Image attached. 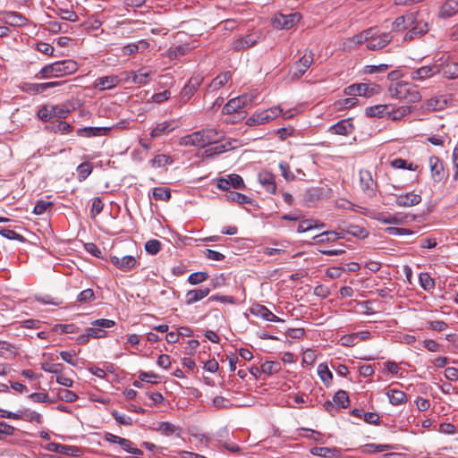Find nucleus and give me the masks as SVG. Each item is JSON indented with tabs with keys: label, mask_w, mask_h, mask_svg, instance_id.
Here are the masks:
<instances>
[{
	"label": "nucleus",
	"mask_w": 458,
	"mask_h": 458,
	"mask_svg": "<svg viewBox=\"0 0 458 458\" xmlns=\"http://www.w3.org/2000/svg\"><path fill=\"white\" fill-rule=\"evenodd\" d=\"M225 131L216 128H207L182 138V145L205 148L217 144L225 138Z\"/></svg>",
	"instance_id": "1"
},
{
	"label": "nucleus",
	"mask_w": 458,
	"mask_h": 458,
	"mask_svg": "<svg viewBox=\"0 0 458 458\" xmlns=\"http://www.w3.org/2000/svg\"><path fill=\"white\" fill-rule=\"evenodd\" d=\"M388 94L391 98L403 100L406 103H416L421 98L416 86L405 81L391 84L388 88Z\"/></svg>",
	"instance_id": "2"
},
{
	"label": "nucleus",
	"mask_w": 458,
	"mask_h": 458,
	"mask_svg": "<svg viewBox=\"0 0 458 458\" xmlns=\"http://www.w3.org/2000/svg\"><path fill=\"white\" fill-rule=\"evenodd\" d=\"M145 407L151 412L164 411L167 408V403L161 393L145 387Z\"/></svg>",
	"instance_id": "3"
},
{
	"label": "nucleus",
	"mask_w": 458,
	"mask_h": 458,
	"mask_svg": "<svg viewBox=\"0 0 458 458\" xmlns=\"http://www.w3.org/2000/svg\"><path fill=\"white\" fill-rule=\"evenodd\" d=\"M301 20L299 13H290L288 14L276 13L272 19V25L276 30H290Z\"/></svg>",
	"instance_id": "4"
},
{
	"label": "nucleus",
	"mask_w": 458,
	"mask_h": 458,
	"mask_svg": "<svg viewBox=\"0 0 458 458\" xmlns=\"http://www.w3.org/2000/svg\"><path fill=\"white\" fill-rule=\"evenodd\" d=\"M253 97L250 95H242L240 97L230 99L223 107V114H230L233 113H240L242 109L247 106L251 105Z\"/></svg>",
	"instance_id": "5"
},
{
	"label": "nucleus",
	"mask_w": 458,
	"mask_h": 458,
	"mask_svg": "<svg viewBox=\"0 0 458 458\" xmlns=\"http://www.w3.org/2000/svg\"><path fill=\"white\" fill-rule=\"evenodd\" d=\"M114 321L107 318H99L91 322V327H88V334L91 338H104L106 336V328L114 326Z\"/></svg>",
	"instance_id": "6"
},
{
	"label": "nucleus",
	"mask_w": 458,
	"mask_h": 458,
	"mask_svg": "<svg viewBox=\"0 0 458 458\" xmlns=\"http://www.w3.org/2000/svg\"><path fill=\"white\" fill-rule=\"evenodd\" d=\"M393 40V36L390 32H384L378 34L377 31L372 28L371 38L368 41L366 47L369 50H380L384 48Z\"/></svg>",
	"instance_id": "7"
},
{
	"label": "nucleus",
	"mask_w": 458,
	"mask_h": 458,
	"mask_svg": "<svg viewBox=\"0 0 458 458\" xmlns=\"http://www.w3.org/2000/svg\"><path fill=\"white\" fill-rule=\"evenodd\" d=\"M415 13V21L414 23H412L411 26H409V30L404 35V41H411L417 38H420L424 34H426L428 31V25L424 21H420L418 19L419 13Z\"/></svg>",
	"instance_id": "8"
},
{
	"label": "nucleus",
	"mask_w": 458,
	"mask_h": 458,
	"mask_svg": "<svg viewBox=\"0 0 458 458\" xmlns=\"http://www.w3.org/2000/svg\"><path fill=\"white\" fill-rule=\"evenodd\" d=\"M377 87H371L367 83H355L344 89V94L348 96H360L370 98L377 93Z\"/></svg>",
	"instance_id": "9"
},
{
	"label": "nucleus",
	"mask_w": 458,
	"mask_h": 458,
	"mask_svg": "<svg viewBox=\"0 0 458 458\" xmlns=\"http://www.w3.org/2000/svg\"><path fill=\"white\" fill-rule=\"evenodd\" d=\"M57 78L72 74L77 72L78 64L72 59H65L53 63Z\"/></svg>",
	"instance_id": "10"
},
{
	"label": "nucleus",
	"mask_w": 458,
	"mask_h": 458,
	"mask_svg": "<svg viewBox=\"0 0 458 458\" xmlns=\"http://www.w3.org/2000/svg\"><path fill=\"white\" fill-rule=\"evenodd\" d=\"M360 186L364 193L369 197L376 195L377 182L373 180L371 173L368 170L360 171Z\"/></svg>",
	"instance_id": "11"
},
{
	"label": "nucleus",
	"mask_w": 458,
	"mask_h": 458,
	"mask_svg": "<svg viewBox=\"0 0 458 458\" xmlns=\"http://www.w3.org/2000/svg\"><path fill=\"white\" fill-rule=\"evenodd\" d=\"M313 62V54L303 55L293 65L292 77L294 79L301 78L310 68Z\"/></svg>",
	"instance_id": "12"
},
{
	"label": "nucleus",
	"mask_w": 458,
	"mask_h": 458,
	"mask_svg": "<svg viewBox=\"0 0 458 458\" xmlns=\"http://www.w3.org/2000/svg\"><path fill=\"white\" fill-rule=\"evenodd\" d=\"M201 81L202 79L199 77H191L180 93L181 101L183 103L188 102L199 88Z\"/></svg>",
	"instance_id": "13"
},
{
	"label": "nucleus",
	"mask_w": 458,
	"mask_h": 458,
	"mask_svg": "<svg viewBox=\"0 0 458 458\" xmlns=\"http://www.w3.org/2000/svg\"><path fill=\"white\" fill-rule=\"evenodd\" d=\"M259 40V37L256 34H248L240 37L232 42V48L234 51H241L254 47Z\"/></svg>",
	"instance_id": "14"
},
{
	"label": "nucleus",
	"mask_w": 458,
	"mask_h": 458,
	"mask_svg": "<svg viewBox=\"0 0 458 458\" xmlns=\"http://www.w3.org/2000/svg\"><path fill=\"white\" fill-rule=\"evenodd\" d=\"M106 440L108 441L109 443L119 445L127 453L133 454H142V451L140 449L131 447L132 443L129 439L121 437L111 433H107L106 435Z\"/></svg>",
	"instance_id": "15"
},
{
	"label": "nucleus",
	"mask_w": 458,
	"mask_h": 458,
	"mask_svg": "<svg viewBox=\"0 0 458 458\" xmlns=\"http://www.w3.org/2000/svg\"><path fill=\"white\" fill-rule=\"evenodd\" d=\"M439 72L437 64L425 65L411 72V79L413 81H424L433 77Z\"/></svg>",
	"instance_id": "16"
},
{
	"label": "nucleus",
	"mask_w": 458,
	"mask_h": 458,
	"mask_svg": "<svg viewBox=\"0 0 458 458\" xmlns=\"http://www.w3.org/2000/svg\"><path fill=\"white\" fill-rule=\"evenodd\" d=\"M431 176L435 182H441L445 179V173L444 164L437 156H431L428 159Z\"/></svg>",
	"instance_id": "17"
},
{
	"label": "nucleus",
	"mask_w": 458,
	"mask_h": 458,
	"mask_svg": "<svg viewBox=\"0 0 458 458\" xmlns=\"http://www.w3.org/2000/svg\"><path fill=\"white\" fill-rule=\"evenodd\" d=\"M354 130L352 119H343L328 128V131L332 134L347 136Z\"/></svg>",
	"instance_id": "18"
},
{
	"label": "nucleus",
	"mask_w": 458,
	"mask_h": 458,
	"mask_svg": "<svg viewBox=\"0 0 458 458\" xmlns=\"http://www.w3.org/2000/svg\"><path fill=\"white\" fill-rule=\"evenodd\" d=\"M420 194H417L413 191L395 195V205L398 207H413L420 203L421 201Z\"/></svg>",
	"instance_id": "19"
},
{
	"label": "nucleus",
	"mask_w": 458,
	"mask_h": 458,
	"mask_svg": "<svg viewBox=\"0 0 458 458\" xmlns=\"http://www.w3.org/2000/svg\"><path fill=\"white\" fill-rule=\"evenodd\" d=\"M415 21V13L409 12L403 15L398 16L392 23L393 31L400 32L409 26H411Z\"/></svg>",
	"instance_id": "20"
},
{
	"label": "nucleus",
	"mask_w": 458,
	"mask_h": 458,
	"mask_svg": "<svg viewBox=\"0 0 458 458\" xmlns=\"http://www.w3.org/2000/svg\"><path fill=\"white\" fill-rule=\"evenodd\" d=\"M259 183L265 188V190L270 193L275 194L276 191V183L275 175L267 171L263 170L258 174Z\"/></svg>",
	"instance_id": "21"
},
{
	"label": "nucleus",
	"mask_w": 458,
	"mask_h": 458,
	"mask_svg": "<svg viewBox=\"0 0 458 458\" xmlns=\"http://www.w3.org/2000/svg\"><path fill=\"white\" fill-rule=\"evenodd\" d=\"M250 313L252 315L257 316V317H260V318H262L263 319H265L267 321H271V322H281V321H283V319H281L276 315H275L272 311H270L264 305H260V304L253 305L250 308Z\"/></svg>",
	"instance_id": "22"
},
{
	"label": "nucleus",
	"mask_w": 458,
	"mask_h": 458,
	"mask_svg": "<svg viewBox=\"0 0 458 458\" xmlns=\"http://www.w3.org/2000/svg\"><path fill=\"white\" fill-rule=\"evenodd\" d=\"M439 70L438 73H441L447 79H455L458 77V63L453 61H445V63L437 64Z\"/></svg>",
	"instance_id": "23"
},
{
	"label": "nucleus",
	"mask_w": 458,
	"mask_h": 458,
	"mask_svg": "<svg viewBox=\"0 0 458 458\" xmlns=\"http://www.w3.org/2000/svg\"><path fill=\"white\" fill-rule=\"evenodd\" d=\"M210 293V288L208 287H200L192 290H189L186 293V304L191 305L199 301H201L205 297H207Z\"/></svg>",
	"instance_id": "24"
},
{
	"label": "nucleus",
	"mask_w": 458,
	"mask_h": 458,
	"mask_svg": "<svg viewBox=\"0 0 458 458\" xmlns=\"http://www.w3.org/2000/svg\"><path fill=\"white\" fill-rule=\"evenodd\" d=\"M111 131V127H83L77 130V135L80 137L91 138L106 135Z\"/></svg>",
	"instance_id": "25"
},
{
	"label": "nucleus",
	"mask_w": 458,
	"mask_h": 458,
	"mask_svg": "<svg viewBox=\"0 0 458 458\" xmlns=\"http://www.w3.org/2000/svg\"><path fill=\"white\" fill-rule=\"evenodd\" d=\"M44 130L49 132L66 134L72 131V126L62 120H55L47 124Z\"/></svg>",
	"instance_id": "26"
},
{
	"label": "nucleus",
	"mask_w": 458,
	"mask_h": 458,
	"mask_svg": "<svg viewBox=\"0 0 458 458\" xmlns=\"http://www.w3.org/2000/svg\"><path fill=\"white\" fill-rule=\"evenodd\" d=\"M120 80L115 75H108L97 79L94 82V87L100 90L110 89L114 88Z\"/></svg>",
	"instance_id": "27"
},
{
	"label": "nucleus",
	"mask_w": 458,
	"mask_h": 458,
	"mask_svg": "<svg viewBox=\"0 0 458 458\" xmlns=\"http://www.w3.org/2000/svg\"><path fill=\"white\" fill-rule=\"evenodd\" d=\"M458 13V0H446L440 7L438 16L450 18Z\"/></svg>",
	"instance_id": "28"
},
{
	"label": "nucleus",
	"mask_w": 458,
	"mask_h": 458,
	"mask_svg": "<svg viewBox=\"0 0 458 458\" xmlns=\"http://www.w3.org/2000/svg\"><path fill=\"white\" fill-rule=\"evenodd\" d=\"M4 21L10 26H23L25 25L27 19L19 13L6 12L3 14Z\"/></svg>",
	"instance_id": "29"
},
{
	"label": "nucleus",
	"mask_w": 458,
	"mask_h": 458,
	"mask_svg": "<svg viewBox=\"0 0 458 458\" xmlns=\"http://www.w3.org/2000/svg\"><path fill=\"white\" fill-rule=\"evenodd\" d=\"M111 262L116 267L123 271H127L135 266L136 259L132 256H124L123 258H118L114 256L111 258Z\"/></svg>",
	"instance_id": "30"
},
{
	"label": "nucleus",
	"mask_w": 458,
	"mask_h": 458,
	"mask_svg": "<svg viewBox=\"0 0 458 458\" xmlns=\"http://www.w3.org/2000/svg\"><path fill=\"white\" fill-rule=\"evenodd\" d=\"M54 446L52 451L72 457H77L81 454V450L77 446L66 445L62 444H52Z\"/></svg>",
	"instance_id": "31"
},
{
	"label": "nucleus",
	"mask_w": 458,
	"mask_h": 458,
	"mask_svg": "<svg viewBox=\"0 0 458 458\" xmlns=\"http://www.w3.org/2000/svg\"><path fill=\"white\" fill-rule=\"evenodd\" d=\"M232 79L231 72H224L219 73L216 78L212 80L208 85V90L215 91L224 87Z\"/></svg>",
	"instance_id": "32"
},
{
	"label": "nucleus",
	"mask_w": 458,
	"mask_h": 458,
	"mask_svg": "<svg viewBox=\"0 0 458 458\" xmlns=\"http://www.w3.org/2000/svg\"><path fill=\"white\" fill-rule=\"evenodd\" d=\"M18 420H21L27 422H35L37 424H41L43 422L41 414L35 411H30V409H22L18 411Z\"/></svg>",
	"instance_id": "33"
},
{
	"label": "nucleus",
	"mask_w": 458,
	"mask_h": 458,
	"mask_svg": "<svg viewBox=\"0 0 458 458\" xmlns=\"http://www.w3.org/2000/svg\"><path fill=\"white\" fill-rule=\"evenodd\" d=\"M391 106L388 105H376L369 106L365 109V114L368 117H384L387 116L388 109Z\"/></svg>",
	"instance_id": "34"
},
{
	"label": "nucleus",
	"mask_w": 458,
	"mask_h": 458,
	"mask_svg": "<svg viewBox=\"0 0 458 458\" xmlns=\"http://www.w3.org/2000/svg\"><path fill=\"white\" fill-rule=\"evenodd\" d=\"M272 116L268 114V111H262L260 113L254 114L247 119L246 124L253 126L257 124H264L272 120Z\"/></svg>",
	"instance_id": "35"
},
{
	"label": "nucleus",
	"mask_w": 458,
	"mask_h": 458,
	"mask_svg": "<svg viewBox=\"0 0 458 458\" xmlns=\"http://www.w3.org/2000/svg\"><path fill=\"white\" fill-rule=\"evenodd\" d=\"M174 127H172L169 122H163L160 123H157L155 127H153L150 131V137L155 139L165 135L172 131Z\"/></svg>",
	"instance_id": "36"
},
{
	"label": "nucleus",
	"mask_w": 458,
	"mask_h": 458,
	"mask_svg": "<svg viewBox=\"0 0 458 458\" xmlns=\"http://www.w3.org/2000/svg\"><path fill=\"white\" fill-rule=\"evenodd\" d=\"M411 111V108L409 106H402L397 108L392 107L388 109L387 117L392 121H399L410 114Z\"/></svg>",
	"instance_id": "37"
},
{
	"label": "nucleus",
	"mask_w": 458,
	"mask_h": 458,
	"mask_svg": "<svg viewBox=\"0 0 458 458\" xmlns=\"http://www.w3.org/2000/svg\"><path fill=\"white\" fill-rule=\"evenodd\" d=\"M227 201L235 202L238 204H251L252 199L242 194L240 192H236L233 191H229L225 195Z\"/></svg>",
	"instance_id": "38"
},
{
	"label": "nucleus",
	"mask_w": 458,
	"mask_h": 458,
	"mask_svg": "<svg viewBox=\"0 0 458 458\" xmlns=\"http://www.w3.org/2000/svg\"><path fill=\"white\" fill-rule=\"evenodd\" d=\"M233 147L232 146L231 141H228L225 144H218L214 147H210L204 151V156L206 157H213L216 155L222 154L228 149H232Z\"/></svg>",
	"instance_id": "39"
},
{
	"label": "nucleus",
	"mask_w": 458,
	"mask_h": 458,
	"mask_svg": "<svg viewBox=\"0 0 458 458\" xmlns=\"http://www.w3.org/2000/svg\"><path fill=\"white\" fill-rule=\"evenodd\" d=\"M389 402L393 405H400L407 402L406 394L396 389H390L387 393Z\"/></svg>",
	"instance_id": "40"
},
{
	"label": "nucleus",
	"mask_w": 458,
	"mask_h": 458,
	"mask_svg": "<svg viewBox=\"0 0 458 458\" xmlns=\"http://www.w3.org/2000/svg\"><path fill=\"white\" fill-rule=\"evenodd\" d=\"M172 163H173V158L170 156L165 155V154H159V155L155 156L149 161V165L152 168L156 169V168L164 167L165 165H170Z\"/></svg>",
	"instance_id": "41"
},
{
	"label": "nucleus",
	"mask_w": 458,
	"mask_h": 458,
	"mask_svg": "<svg viewBox=\"0 0 458 458\" xmlns=\"http://www.w3.org/2000/svg\"><path fill=\"white\" fill-rule=\"evenodd\" d=\"M35 79L47 80L51 78H57L53 63L43 66L38 72L34 75Z\"/></svg>",
	"instance_id": "42"
},
{
	"label": "nucleus",
	"mask_w": 458,
	"mask_h": 458,
	"mask_svg": "<svg viewBox=\"0 0 458 458\" xmlns=\"http://www.w3.org/2000/svg\"><path fill=\"white\" fill-rule=\"evenodd\" d=\"M333 401L338 408H346L350 403L349 395L344 390L337 391L333 397Z\"/></svg>",
	"instance_id": "43"
},
{
	"label": "nucleus",
	"mask_w": 458,
	"mask_h": 458,
	"mask_svg": "<svg viewBox=\"0 0 458 458\" xmlns=\"http://www.w3.org/2000/svg\"><path fill=\"white\" fill-rule=\"evenodd\" d=\"M393 446L390 445H378V444H367L361 447L364 454H373L377 452H384L392 450Z\"/></svg>",
	"instance_id": "44"
},
{
	"label": "nucleus",
	"mask_w": 458,
	"mask_h": 458,
	"mask_svg": "<svg viewBox=\"0 0 458 458\" xmlns=\"http://www.w3.org/2000/svg\"><path fill=\"white\" fill-rule=\"evenodd\" d=\"M419 283L425 291H430L435 287V281L428 273H420L419 275Z\"/></svg>",
	"instance_id": "45"
},
{
	"label": "nucleus",
	"mask_w": 458,
	"mask_h": 458,
	"mask_svg": "<svg viewBox=\"0 0 458 458\" xmlns=\"http://www.w3.org/2000/svg\"><path fill=\"white\" fill-rule=\"evenodd\" d=\"M318 374L324 384L329 385L331 383L333 379V374L326 363H320L318 366Z\"/></svg>",
	"instance_id": "46"
},
{
	"label": "nucleus",
	"mask_w": 458,
	"mask_h": 458,
	"mask_svg": "<svg viewBox=\"0 0 458 458\" xmlns=\"http://www.w3.org/2000/svg\"><path fill=\"white\" fill-rule=\"evenodd\" d=\"M190 51L189 45H179L174 47H171L168 50V57L170 59H176L178 57L185 55Z\"/></svg>",
	"instance_id": "47"
},
{
	"label": "nucleus",
	"mask_w": 458,
	"mask_h": 458,
	"mask_svg": "<svg viewBox=\"0 0 458 458\" xmlns=\"http://www.w3.org/2000/svg\"><path fill=\"white\" fill-rule=\"evenodd\" d=\"M160 428H157V432L164 436L169 437L174 434L179 435L180 428L167 421H163Z\"/></svg>",
	"instance_id": "48"
},
{
	"label": "nucleus",
	"mask_w": 458,
	"mask_h": 458,
	"mask_svg": "<svg viewBox=\"0 0 458 458\" xmlns=\"http://www.w3.org/2000/svg\"><path fill=\"white\" fill-rule=\"evenodd\" d=\"M38 118L42 122H51L54 118L51 105H43L37 112Z\"/></svg>",
	"instance_id": "49"
},
{
	"label": "nucleus",
	"mask_w": 458,
	"mask_h": 458,
	"mask_svg": "<svg viewBox=\"0 0 458 458\" xmlns=\"http://www.w3.org/2000/svg\"><path fill=\"white\" fill-rule=\"evenodd\" d=\"M323 226H324V224H318L316 220L306 219V220L301 221V223L299 224V225L297 227V232L298 233H305L313 228H318V227H323Z\"/></svg>",
	"instance_id": "50"
},
{
	"label": "nucleus",
	"mask_w": 458,
	"mask_h": 458,
	"mask_svg": "<svg viewBox=\"0 0 458 458\" xmlns=\"http://www.w3.org/2000/svg\"><path fill=\"white\" fill-rule=\"evenodd\" d=\"M55 13H56V15L60 16L61 19H63L64 21H72V22H75L78 21V15L72 10L58 7L55 10Z\"/></svg>",
	"instance_id": "51"
},
{
	"label": "nucleus",
	"mask_w": 458,
	"mask_h": 458,
	"mask_svg": "<svg viewBox=\"0 0 458 458\" xmlns=\"http://www.w3.org/2000/svg\"><path fill=\"white\" fill-rule=\"evenodd\" d=\"M374 218L380 221L381 223L385 225H395V224H401L402 218L397 217L394 215H386L384 213H377Z\"/></svg>",
	"instance_id": "52"
},
{
	"label": "nucleus",
	"mask_w": 458,
	"mask_h": 458,
	"mask_svg": "<svg viewBox=\"0 0 458 458\" xmlns=\"http://www.w3.org/2000/svg\"><path fill=\"white\" fill-rule=\"evenodd\" d=\"M317 243H325L337 240L335 231H327L313 237Z\"/></svg>",
	"instance_id": "53"
},
{
	"label": "nucleus",
	"mask_w": 458,
	"mask_h": 458,
	"mask_svg": "<svg viewBox=\"0 0 458 458\" xmlns=\"http://www.w3.org/2000/svg\"><path fill=\"white\" fill-rule=\"evenodd\" d=\"M372 28L363 30L361 33L354 35L352 38V42L355 45H361L366 43L368 45L369 39L371 38Z\"/></svg>",
	"instance_id": "54"
},
{
	"label": "nucleus",
	"mask_w": 458,
	"mask_h": 458,
	"mask_svg": "<svg viewBox=\"0 0 458 458\" xmlns=\"http://www.w3.org/2000/svg\"><path fill=\"white\" fill-rule=\"evenodd\" d=\"M391 165L394 168L407 169L410 171H414L418 167L413 163H408L405 159H403V158H394V160L391 161Z\"/></svg>",
	"instance_id": "55"
},
{
	"label": "nucleus",
	"mask_w": 458,
	"mask_h": 458,
	"mask_svg": "<svg viewBox=\"0 0 458 458\" xmlns=\"http://www.w3.org/2000/svg\"><path fill=\"white\" fill-rule=\"evenodd\" d=\"M153 198L156 200L167 201L171 198V192L168 188L157 187L153 190Z\"/></svg>",
	"instance_id": "56"
},
{
	"label": "nucleus",
	"mask_w": 458,
	"mask_h": 458,
	"mask_svg": "<svg viewBox=\"0 0 458 458\" xmlns=\"http://www.w3.org/2000/svg\"><path fill=\"white\" fill-rule=\"evenodd\" d=\"M41 369L45 372L53 373V374H60L64 369V365L62 363H52L48 361H45L41 363Z\"/></svg>",
	"instance_id": "57"
},
{
	"label": "nucleus",
	"mask_w": 458,
	"mask_h": 458,
	"mask_svg": "<svg viewBox=\"0 0 458 458\" xmlns=\"http://www.w3.org/2000/svg\"><path fill=\"white\" fill-rule=\"evenodd\" d=\"M281 369V365L278 361H266L261 365L263 373L272 375L277 373Z\"/></svg>",
	"instance_id": "58"
},
{
	"label": "nucleus",
	"mask_w": 458,
	"mask_h": 458,
	"mask_svg": "<svg viewBox=\"0 0 458 458\" xmlns=\"http://www.w3.org/2000/svg\"><path fill=\"white\" fill-rule=\"evenodd\" d=\"M162 247L161 242L158 240L153 239L145 242V251L150 255L157 254Z\"/></svg>",
	"instance_id": "59"
},
{
	"label": "nucleus",
	"mask_w": 458,
	"mask_h": 458,
	"mask_svg": "<svg viewBox=\"0 0 458 458\" xmlns=\"http://www.w3.org/2000/svg\"><path fill=\"white\" fill-rule=\"evenodd\" d=\"M54 118L56 120L64 119L68 116L70 111L64 106L51 105Z\"/></svg>",
	"instance_id": "60"
},
{
	"label": "nucleus",
	"mask_w": 458,
	"mask_h": 458,
	"mask_svg": "<svg viewBox=\"0 0 458 458\" xmlns=\"http://www.w3.org/2000/svg\"><path fill=\"white\" fill-rule=\"evenodd\" d=\"M227 176L232 188L236 190H244L246 188L244 181L241 175L236 174H231Z\"/></svg>",
	"instance_id": "61"
},
{
	"label": "nucleus",
	"mask_w": 458,
	"mask_h": 458,
	"mask_svg": "<svg viewBox=\"0 0 458 458\" xmlns=\"http://www.w3.org/2000/svg\"><path fill=\"white\" fill-rule=\"evenodd\" d=\"M92 172V166L89 163H81L77 167L78 177L80 181L85 180Z\"/></svg>",
	"instance_id": "62"
},
{
	"label": "nucleus",
	"mask_w": 458,
	"mask_h": 458,
	"mask_svg": "<svg viewBox=\"0 0 458 458\" xmlns=\"http://www.w3.org/2000/svg\"><path fill=\"white\" fill-rule=\"evenodd\" d=\"M208 278V275L207 272H194L191 274L188 277V282L192 284H199Z\"/></svg>",
	"instance_id": "63"
},
{
	"label": "nucleus",
	"mask_w": 458,
	"mask_h": 458,
	"mask_svg": "<svg viewBox=\"0 0 458 458\" xmlns=\"http://www.w3.org/2000/svg\"><path fill=\"white\" fill-rule=\"evenodd\" d=\"M95 299L94 291L90 288L81 291L77 296V301L89 303Z\"/></svg>",
	"instance_id": "64"
}]
</instances>
